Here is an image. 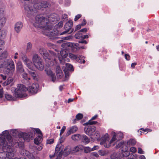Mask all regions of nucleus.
Returning a JSON list of instances; mask_svg holds the SVG:
<instances>
[{
  "label": "nucleus",
  "mask_w": 159,
  "mask_h": 159,
  "mask_svg": "<svg viewBox=\"0 0 159 159\" xmlns=\"http://www.w3.org/2000/svg\"><path fill=\"white\" fill-rule=\"evenodd\" d=\"M33 25L36 28L43 30V34L51 39H54L57 38L58 36L61 35V33L59 32L57 30L51 29L52 26L50 25L49 20L42 15H38L36 16Z\"/></svg>",
  "instance_id": "f257e3e1"
},
{
  "label": "nucleus",
  "mask_w": 159,
  "mask_h": 159,
  "mask_svg": "<svg viewBox=\"0 0 159 159\" xmlns=\"http://www.w3.org/2000/svg\"><path fill=\"white\" fill-rule=\"evenodd\" d=\"M13 141L10 135L8 130H5L0 134V159H7L8 152H16L11 147Z\"/></svg>",
  "instance_id": "f03ea898"
},
{
  "label": "nucleus",
  "mask_w": 159,
  "mask_h": 159,
  "mask_svg": "<svg viewBox=\"0 0 159 159\" xmlns=\"http://www.w3.org/2000/svg\"><path fill=\"white\" fill-rule=\"evenodd\" d=\"M35 0L31 1L30 0L24 5L25 10L27 13V16L29 17L35 15L37 12L38 10L42 8H46L50 6V4L48 2L43 1L34 3Z\"/></svg>",
  "instance_id": "7ed1b4c3"
},
{
  "label": "nucleus",
  "mask_w": 159,
  "mask_h": 159,
  "mask_svg": "<svg viewBox=\"0 0 159 159\" xmlns=\"http://www.w3.org/2000/svg\"><path fill=\"white\" fill-rule=\"evenodd\" d=\"M20 56L24 63L30 70L34 69V66L39 70H43L44 65L42 60L38 54H33L32 58L33 63L28 58L25 54L22 53Z\"/></svg>",
  "instance_id": "20e7f679"
},
{
  "label": "nucleus",
  "mask_w": 159,
  "mask_h": 159,
  "mask_svg": "<svg viewBox=\"0 0 159 159\" xmlns=\"http://www.w3.org/2000/svg\"><path fill=\"white\" fill-rule=\"evenodd\" d=\"M27 90V88L23 84H18L17 87L14 91V94L16 98H22L26 96L25 92Z\"/></svg>",
  "instance_id": "39448f33"
},
{
  "label": "nucleus",
  "mask_w": 159,
  "mask_h": 159,
  "mask_svg": "<svg viewBox=\"0 0 159 159\" xmlns=\"http://www.w3.org/2000/svg\"><path fill=\"white\" fill-rule=\"evenodd\" d=\"M115 135L112 137V139L109 141V138L108 134H106L102 138L101 140L100 144L101 145H103L104 147L106 148H109L111 144L113 143V145H115Z\"/></svg>",
  "instance_id": "423d86ee"
},
{
  "label": "nucleus",
  "mask_w": 159,
  "mask_h": 159,
  "mask_svg": "<svg viewBox=\"0 0 159 159\" xmlns=\"http://www.w3.org/2000/svg\"><path fill=\"white\" fill-rule=\"evenodd\" d=\"M5 66L4 67H6L7 71L11 74V75L13 74L15 71V66L13 61L12 59H7L6 61L3 62Z\"/></svg>",
  "instance_id": "0eeeda50"
},
{
  "label": "nucleus",
  "mask_w": 159,
  "mask_h": 159,
  "mask_svg": "<svg viewBox=\"0 0 159 159\" xmlns=\"http://www.w3.org/2000/svg\"><path fill=\"white\" fill-rule=\"evenodd\" d=\"M55 50L57 53H54L51 51L50 52L54 57L57 58L61 62L62 61L64 58H66L68 56L67 52L64 49H61L60 51L57 49H55Z\"/></svg>",
  "instance_id": "6e6552de"
},
{
  "label": "nucleus",
  "mask_w": 159,
  "mask_h": 159,
  "mask_svg": "<svg viewBox=\"0 0 159 159\" xmlns=\"http://www.w3.org/2000/svg\"><path fill=\"white\" fill-rule=\"evenodd\" d=\"M16 143H17V145L20 148V153L21 155L24 156H26L30 159H32L34 158V156L33 154L24 149L23 143H19V142H18Z\"/></svg>",
  "instance_id": "1a4fd4ad"
},
{
  "label": "nucleus",
  "mask_w": 159,
  "mask_h": 159,
  "mask_svg": "<svg viewBox=\"0 0 159 159\" xmlns=\"http://www.w3.org/2000/svg\"><path fill=\"white\" fill-rule=\"evenodd\" d=\"M34 137V135L33 133L30 134L26 133L20 132L18 142L20 143H23L24 141L28 142L30 141V138H33Z\"/></svg>",
  "instance_id": "9d476101"
},
{
  "label": "nucleus",
  "mask_w": 159,
  "mask_h": 159,
  "mask_svg": "<svg viewBox=\"0 0 159 159\" xmlns=\"http://www.w3.org/2000/svg\"><path fill=\"white\" fill-rule=\"evenodd\" d=\"M64 146L61 143L58 144L55 148V150L54 154L52 156L50 155V157L51 158L54 157L55 156H58L61 157L62 155V151L64 148Z\"/></svg>",
  "instance_id": "9b49d317"
},
{
  "label": "nucleus",
  "mask_w": 159,
  "mask_h": 159,
  "mask_svg": "<svg viewBox=\"0 0 159 159\" xmlns=\"http://www.w3.org/2000/svg\"><path fill=\"white\" fill-rule=\"evenodd\" d=\"M9 132V131L8 130H7ZM10 134L12 136L15 137L16 139H13L12 138L11 135L9 134L11 136V140H13V145L14 144V143H15L16 144H17V143H16L18 142V139H19V135L20 134V132H18L17 129H12L10 130Z\"/></svg>",
  "instance_id": "f8f14e48"
},
{
  "label": "nucleus",
  "mask_w": 159,
  "mask_h": 159,
  "mask_svg": "<svg viewBox=\"0 0 159 159\" xmlns=\"http://www.w3.org/2000/svg\"><path fill=\"white\" fill-rule=\"evenodd\" d=\"M39 51L40 53L42 55L46 61L49 62V61L51 60V57L46 49L43 48H40L39 49Z\"/></svg>",
  "instance_id": "ddd939ff"
},
{
  "label": "nucleus",
  "mask_w": 159,
  "mask_h": 159,
  "mask_svg": "<svg viewBox=\"0 0 159 159\" xmlns=\"http://www.w3.org/2000/svg\"><path fill=\"white\" fill-rule=\"evenodd\" d=\"M85 133L89 136H92L96 130V127L93 125L85 127L84 129Z\"/></svg>",
  "instance_id": "4468645a"
},
{
  "label": "nucleus",
  "mask_w": 159,
  "mask_h": 159,
  "mask_svg": "<svg viewBox=\"0 0 159 159\" xmlns=\"http://www.w3.org/2000/svg\"><path fill=\"white\" fill-rule=\"evenodd\" d=\"M73 22L71 20H69L68 22H67L65 24L64 28L65 31L61 33L60 35H62L68 33L69 30L71 29L73 26Z\"/></svg>",
  "instance_id": "2eb2a0df"
},
{
  "label": "nucleus",
  "mask_w": 159,
  "mask_h": 159,
  "mask_svg": "<svg viewBox=\"0 0 159 159\" xmlns=\"http://www.w3.org/2000/svg\"><path fill=\"white\" fill-rule=\"evenodd\" d=\"M39 85L37 83L33 84L31 86L27 88V90L30 93L34 94L37 93L38 90Z\"/></svg>",
  "instance_id": "dca6fc26"
},
{
  "label": "nucleus",
  "mask_w": 159,
  "mask_h": 159,
  "mask_svg": "<svg viewBox=\"0 0 159 159\" xmlns=\"http://www.w3.org/2000/svg\"><path fill=\"white\" fill-rule=\"evenodd\" d=\"M45 71L48 76L51 77L52 81L53 82H54L56 80V77L55 74L50 69H45Z\"/></svg>",
  "instance_id": "f3484780"
},
{
  "label": "nucleus",
  "mask_w": 159,
  "mask_h": 159,
  "mask_svg": "<svg viewBox=\"0 0 159 159\" xmlns=\"http://www.w3.org/2000/svg\"><path fill=\"white\" fill-rule=\"evenodd\" d=\"M78 46L77 43H65L61 45L63 48H66L67 47H71L73 49V48H76Z\"/></svg>",
  "instance_id": "a211bd4d"
},
{
  "label": "nucleus",
  "mask_w": 159,
  "mask_h": 159,
  "mask_svg": "<svg viewBox=\"0 0 159 159\" xmlns=\"http://www.w3.org/2000/svg\"><path fill=\"white\" fill-rule=\"evenodd\" d=\"M121 157L123 156L124 157H127L128 158L130 159H134L136 157L135 155H134L133 154H130V152L128 151H126L123 152L122 154H120Z\"/></svg>",
  "instance_id": "6ab92c4d"
},
{
  "label": "nucleus",
  "mask_w": 159,
  "mask_h": 159,
  "mask_svg": "<svg viewBox=\"0 0 159 159\" xmlns=\"http://www.w3.org/2000/svg\"><path fill=\"white\" fill-rule=\"evenodd\" d=\"M23 26V23L21 22H18L15 25L14 29L17 33H19Z\"/></svg>",
  "instance_id": "aec40b11"
},
{
  "label": "nucleus",
  "mask_w": 159,
  "mask_h": 159,
  "mask_svg": "<svg viewBox=\"0 0 159 159\" xmlns=\"http://www.w3.org/2000/svg\"><path fill=\"white\" fill-rule=\"evenodd\" d=\"M78 129V128L76 126H72L69 129L66 134V136H68L71 134L76 132Z\"/></svg>",
  "instance_id": "412c9836"
},
{
  "label": "nucleus",
  "mask_w": 159,
  "mask_h": 159,
  "mask_svg": "<svg viewBox=\"0 0 159 159\" xmlns=\"http://www.w3.org/2000/svg\"><path fill=\"white\" fill-rule=\"evenodd\" d=\"M111 134L113 135V136L114 135H115L116 140H115V143L118 141L119 140L123 138V134L121 132H120L116 134L115 132H112L111 133Z\"/></svg>",
  "instance_id": "4be33fe9"
},
{
  "label": "nucleus",
  "mask_w": 159,
  "mask_h": 159,
  "mask_svg": "<svg viewBox=\"0 0 159 159\" xmlns=\"http://www.w3.org/2000/svg\"><path fill=\"white\" fill-rule=\"evenodd\" d=\"M65 65V68L63 70L66 75L68 73V71H73V67L69 63H66Z\"/></svg>",
  "instance_id": "5701e85b"
},
{
  "label": "nucleus",
  "mask_w": 159,
  "mask_h": 159,
  "mask_svg": "<svg viewBox=\"0 0 159 159\" xmlns=\"http://www.w3.org/2000/svg\"><path fill=\"white\" fill-rule=\"evenodd\" d=\"M42 134L39 135L37 137L34 139V143L37 145H39L41 143L42 141Z\"/></svg>",
  "instance_id": "b1692460"
},
{
  "label": "nucleus",
  "mask_w": 159,
  "mask_h": 159,
  "mask_svg": "<svg viewBox=\"0 0 159 159\" xmlns=\"http://www.w3.org/2000/svg\"><path fill=\"white\" fill-rule=\"evenodd\" d=\"M56 73L57 76L59 78H61L63 75V74L60 67L59 66H57L56 68Z\"/></svg>",
  "instance_id": "393cba45"
},
{
  "label": "nucleus",
  "mask_w": 159,
  "mask_h": 159,
  "mask_svg": "<svg viewBox=\"0 0 159 159\" xmlns=\"http://www.w3.org/2000/svg\"><path fill=\"white\" fill-rule=\"evenodd\" d=\"M82 142L85 144H87L90 142L89 139L85 135H81L80 140Z\"/></svg>",
  "instance_id": "a878e982"
},
{
  "label": "nucleus",
  "mask_w": 159,
  "mask_h": 159,
  "mask_svg": "<svg viewBox=\"0 0 159 159\" xmlns=\"http://www.w3.org/2000/svg\"><path fill=\"white\" fill-rule=\"evenodd\" d=\"M16 69L18 71L20 72H22L24 71V69L23 67L22 63L21 61H19L17 63Z\"/></svg>",
  "instance_id": "bb28decb"
},
{
  "label": "nucleus",
  "mask_w": 159,
  "mask_h": 159,
  "mask_svg": "<svg viewBox=\"0 0 159 159\" xmlns=\"http://www.w3.org/2000/svg\"><path fill=\"white\" fill-rule=\"evenodd\" d=\"M71 152V147L70 146H67L65 148L64 151V155L66 156Z\"/></svg>",
  "instance_id": "cd10ccee"
},
{
  "label": "nucleus",
  "mask_w": 159,
  "mask_h": 159,
  "mask_svg": "<svg viewBox=\"0 0 159 159\" xmlns=\"http://www.w3.org/2000/svg\"><path fill=\"white\" fill-rule=\"evenodd\" d=\"M111 159H122V157L120 153H114L111 156Z\"/></svg>",
  "instance_id": "c85d7f7f"
},
{
  "label": "nucleus",
  "mask_w": 159,
  "mask_h": 159,
  "mask_svg": "<svg viewBox=\"0 0 159 159\" xmlns=\"http://www.w3.org/2000/svg\"><path fill=\"white\" fill-rule=\"evenodd\" d=\"M15 152H8L7 154V159H20V158L14 157V153Z\"/></svg>",
  "instance_id": "c756f323"
},
{
  "label": "nucleus",
  "mask_w": 159,
  "mask_h": 159,
  "mask_svg": "<svg viewBox=\"0 0 159 159\" xmlns=\"http://www.w3.org/2000/svg\"><path fill=\"white\" fill-rule=\"evenodd\" d=\"M29 74L35 80H37L38 79L37 77L36 74V72L33 70H28Z\"/></svg>",
  "instance_id": "7c9ffc66"
},
{
  "label": "nucleus",
  "mask_w": 159,
  "mask_h": 159,
  "mask_svg": "<svg viewBox=\"0 0 159 159\" xmlns=\"http://www.w3.org/2000/svg\"><path fill=\"white\" fill-rule=\"evenodd\" d=\"M6 21V19L3 17L0 19V30L4 25Z\"/></svg>",
  "instance_id": "2f4dec72"
},
{
  "label": "nucleus",
  "mask_w": 159,
  "mask_h": 159,
  "mask_svg": "<svg viewBox=\"0 0 159 159\" xmlns=\"http://www.w3.org/2000/svg\"><path fill=\"white\" fill-rule=\"evenodd\" d=\"M81 135L79 134H75L72 135L71 138L72 139L75 141H79L80 140Z\"/></svg>",
  "instance_id": "473e14b6"
},
{
  "label": "nucleus",
  "mask_w": 159,
  "mask_h": 159,
  "mask_svg": "<svg viewBox=\"0 0 159 159\" xmlns=\"http://www.w3.org/2000/svg\"><path fill=\"white\" fill-rule=\"evenodd\" d=\"M84 57L83 56L78 55V59H77L76 61L80 63H84L85 62L84 60Z\"/></svg>",
  "instance_id": "72a5a7b5"
},
{
  "label": "nucleus",
  "mask_w": 159,
  "mask_h": 159,
  "mask_svg": "<svg viewBox=\"0 0 159 159\" xmlns=\"http://www.w3.org/2000/svg\"><path fill=\"white\" fill-rule=\"evenodd\" d=\"M136 142L135 139H131L128 141L127 142V146H133L135 144Z\"/></svg>",
  "instance_id": "f704fd0d"
},
{
  "label": "nucleus",
  "mask_w": 159,
  "mask_h": 159,
  "mask_svg": "<svg viewBox=\"0 0 159 159\" xmlns=\"http://www.w3.org/2000/svg\"><path fill=\"white\" fill-rule=\"evenodd\" d=\"M32 48V44L30 42H28L26 44V52H30Z\"/></svg>",
  "instance_id": "c9c22d12"
},
{
  "label": "nucleus",
  "mask_w": 159,
  "mask_h": 159,
  "mask_svg": "<svg viewBox=\"0 0 159 159\" xmlns=\"http://www.w3.org/2000/svg\"><path fill=\"white\" fill-rule=\"evenodd\" d=\"M13 80V79L11 77H9L8 78L7 80L3 83L4 86H6L12 83Z\"/></svg>",
  "instance_id": "e433bc0d"
},
{
  "label": "nucleus",
  "mask_w": 159,
  "mask_h": 159,
  "mask_svg": "<svg viewBox=\"0 0 159 159\" xmlns=\"http://www.w3.org/2000/svg\"><path fill=\"white\" fill-rule=\"evenodd\" d=\"M5 12V7L4 5L0 4V16L3 15Z\"/></svg>",
  "instance_id": "4c0bfd02"
},
{
  "label": "nucleus",
  "mask_w": 159,
  "mask_h": 159,
  "mask_svg": "<svg viewBox=\"0 0 159 159\" xmlns=\"http://www.w3.org/2000/svg\"><path fill=\"white\" fill-rule=\"evenodd\" d=\"M78 55H75L71 53H70L69 54V57L72 60H75L77 61L78 59Z\"/></svg>",
  "instance_id": "58836bf2"
},
{
  "label": "nucleus",
  "mask_w": 159,
  "mask_h": 159,
  "mask_svg": "<svg viewBox=\"0 0 159 159\" xmlns=\"http://www.w3.org/2000/svg\"><path fill=\"white\" fill-rule=\"evenodd\" d=\"M81 147V145L75 147L73 149L72 152H76L79 151L80 150L82 149Z\"/></svg>",
  "instance_id": "ea45409f"
},
{
  "label": "nucleus",
  "mask_w": 159,
  "mask_h": 159,
  "mask_svg": "<svg viewBox=\"0 0 159 159\" xmlns=\"http://www.w3.org/2000/svg\"><path fill=\"white\" fill-rule=\"evenodd\" d=\"M5 98L7 100H13L14 99V97H12V96L11 95L8 93L5 94Z\"/></svg>",
  "instance_id": "a19ab883"
},
{
  "label": "nucleus",
  "mask_w": 159,
  "mask_h": 159,
  "mask_svg": "<svg viewBox=\"0 0 159 159\" xmlns=\"http://www.w3.org/2000/svg\"><path fill=\"white\" fill-rule=\"evenodd\" d=\"M126 143L124 142H120V143L116 146V148H123L124 146L125 145V143Z\"/></svg>",
  "instance_id": "79ce46f5"
},
{
  "label": "nucleus",
  "mask_w": 159,
  "mask_h": 159,
  "mask_svg": "<svg viewBox=\"0 0 159 159\" xmlns=\"http://www.w3.org/2000/svg\"><path fill=\"white\" fill-rule=\"evenodd\" d=\"M97 121H93V120H90L87 122L86 123H85L84 124V125H92L95 124H97Z\"/></svg>",
  "instance_id": "37998d69"
},
{
  "label": "nucleus",
  "mask_w": 159,
  "mask_h": 159,
  "mask_svg": "<svg viewBox=\"0 0 159 159\" xmlns=\"http://www.w3.org/2000/svg\"><path fill=\"white\" fill-rule=\"evenodd\" d=\"M84 152L85 153H88L92 151V149L89 147H85L84 149Z\"/></svg>",
  "instance_id": "c03bdc74"
},
{
  "label": "nucleus",
  "mask_w": 159,
  "mask_h": 159,
  "mask_svg": "<svg viewBox=\"0 0 159 159\" xmlns=\"http://www.w3.org/2000/svg\"><path fill=\"white\" fill-rule=\"evenodd\" d=\"M75 38L77 39H80L82 38V35L80 32H79L75 35Z\"/></svg>",
  "instance_id": "a18cd8bd"
},
{
  "label": "nucleus",
  "mask_w": 159,
  "mask_h": 159,
  "mask_svg": "<svg viewBox=\"0 0 159 159\" xmlns=\"http://www.w3.org/2000/svg\"><path fill=\"white\" fill-rule=\"evenodd\" d=\"M23 78L26 80H30V78L28 77L27 74L26 73H24L22 75Z\"/></svg>",
  "instance_id": "49530a36"
},
{
  "label": "nucleus",
  "mask_w": 159,
  "mask_h": 159,
  "mask_svg": "<svg viewBox=\"0 0 159 159\" xmlns=\"http://www.w3.org/2000/svg\"><path fill=\"white\" fill-rule=\"evenodd\" d=\"M8 55V52L7 51H4L2 54V56L4 58L7 57Z\"/></svg>",
  "instance_id": "de8ad7c7"
},
{
  "label": "nucleus",
  "mask_w": 159,
  "mask_h": 159,
  "mask_svg": "<svg viewBox=\"0 0 159 159\" xmlns=\"http://www.w3.org/2000/svg\"><path fill=\"white\" fill-rule=\"evenodd\" d=\"M83 117V115L81 113H78L76 116V118L78 120L82 119Z\"/></svg>",
  "instance_id": "09e8293b"
},
{
  "label": "nucleus",
  "mask_w": 159,
  "mask_h": 159,
  "mask_svg": "<svg viewBox=\"0 0 159 159\" xmlns=\"http://www.w3.org/2000/svg\"><path fill=\"white\" fill-rule=\"evenodd\" d=\"M78 44V46L76 48H73V50H77L80 49V48H83V49H85L86 48L84 46H82L81 47H79V44Z\"/></svg>",
  "instance_id": "8fccbe9b"
},
{
  "label": "nucleus",
  "mask_w": 159,
  "mask_h": 159,
  "mask_svg": "<svg viewBox=\"0 0 159 159\" xmlns=\"http://www.w3.org/2000/svg\"><path fill=\"white\" fill-rule=\"evenodd\" d=\"M54 142V139H48L47 140L46 143L48 144H52Z\"/></svg>",
  "instance_id": "3c124183"
},
{
  "label": "nucleus",
  "mask_w": 159,
  "mask_h": 159,
  "mask_svg": "<svg viewBox=\"0 0 159 159\" xmlns=\"http://www.w3.org/2000/svg\"><path fill=\"white\" fill-rule=\"evenodd\" d=\"M57 27L58 28L61 27L63 25V23L62 21L59 22L57 25Z\"/></svg>",
  "instance_id": "603ef678"
},
{
  "label": "nucleus",
  "mask_w": 159,
  "mask_h": 159,
  "mask_svg": "<svg viewBox=\"0 0 159 159\" xmlns=\"http://www.w3.org/2000/svg\"><path fill=\"white\" fill-rule=\"evenodd\" d=\"M136 149L135 147H131L130 148V151L132 152L135 153L136 152Z\"/></svg>",
  "instance_id": "864d4df0"
},
{
  "label": "nucleus",
  "mask_w": 159,
  "mask_h": 159,
  "mask_svg": "<svg viewBox=\"0 0 159 159\" xmlns=\"http://www.w3.org/2000/svg\"><path fill=\"white\" fill-rule=\"evenodd\" d=\"M81 16V15L80 14L77 15L75 16L74 19V20L75 21H77L80 18Z\"/></svg>",
  "instance_id": "5fc2aeb1"
},
{
  "label": "nucleus",
  "mask_w": 159,
  "mask_h": 159,
  "mask_svg": "<svg viewBox=\"0 0 159 159\" xmlns=\"http://www.w3.org/2000/svg\"><path fill=\"white\" fill-rule=\"evenodd\" d=\"M92 136H93L94 137H97L98 138L100 136V133L99 132L96 131L95 133L93 134Z\"/></svg>",
  "instance_id": "6e6d98bb"
},
{
  "label": "nucleus",
  "mask_w": 159,
  "mask_h": 159,
  "mask_svg": "<svg viewBox=\"0 0 159 159\" xmlns=\"http://www.w3.org/2000/svg\"><path fill=\"white\" fill-rule=\"evenodd\" d=\"M66 129V127L65 126H63L62 127L61 129L60 130V135H61L63 133Z\"/></svg>",
  "instance_id": "4d7b16f0"
},
{
  "label": "nucleus",
  "mask_w": 159,
  "mask_h": 159,
  "mask_svg": "<svg viewBox=\"0 0 159 159\" xmlns=\"http://www.w3.org/2000/svg\"><path fill=\"white\" fill-rule=\"evenodd\" d=\"M34 129L35 130L36 132L39 135L42 134L41 131L39 129Z\"/></svg>",
  "instance_id": "13d9d810"
},
{
  "label": "nucleus",
  "mask_w": 159,
  "mask_h": 159,
  "mask_svg": "<svg viewBox=\"0 0 159 159\" xmlns=\"http://www.w3.org/2000/svg\"><path fill=\"white\" fill-rule=\"evenodd\" d=\"M138 153L139 154H143L144 153V152L142 150V149L140 148H138Z\"/></svg>",
  "instance_id": "bf43d9fd"
},
{
  "label": "nucleus",
  "mask_w": 159,
  "mask_h": 159,
  "mask_svg": "<svg viewBox=\"0 0 159 159\" xmlns=\"http://www.w3.org/2000/svg\"><path fill=\"white\" fill-rule=\"evenodd\" d=\"M125 58L126 60L128 61L130 60V57L129 54H125Z\"/></svg>",
  "instance_id": "052dcab7"
},
{
  "label": "nucleus",
  "mask_w": 159,
  "mask_h": 159,
  "mask_svg": "<svg viewBox=\"0 0 159 159\" xmlns=\"http://www.w3.org/2000/svg\"><path fill=\"white\" fill-rule=\"evenodd\" d=\"M81 26H82L81 24L77 25L75 27V30H77L80 29Z\"/></svg>",
  "instance_id": "680f3d73"
},
{
  "label": "nucleus",
  "mask_w": 159,
  "mask_h": 159,
  "mask_svg": "<svg viewBox=\"0 0 159 159\" xmlns=\"http://www.w3.org/2000/svg\"><path fill=\"white\" fill-rule=\"evenodd\" d=\"M99 152L100 155L101 156H104L105 155V152L103 151L100 150Z\"/></svg>",
  "instance_id": "e2e57ef3"
},
{
  "label": "nucleus",
  "mask_w": 159,
  "mask_h": 159,
  "mask_svg": "<svg viewBox=\"0 0 159 159\" xmlns=\"http://www.w3.org/2000/svg\"><path fill=\"white\" fill-rule=\"evenodd\" d=\"M99 148V147L98 146H94L93 148H91L92 151L97 150Z\"/></svg>",
  "instance_id": "0e129e2a"
},
{
  "label": "nucleus",
  "mask_w": 159,
  "mask_h": 159,
  "mask_svg": "<svg viewBox=\"0 0 159 159\" xmlns=\"http://www.w3.org/2000/svg\"><path fill=\"white\" fill-rule=\"evenodd\" d=\"M36 149L37 150L39 151H40L43 148V146L41 144L39 147H36Z\"/></svg>",
  "instance_id": "69168bd1"
},
{
  "label": "nucleus",
  "mask_w": 159,
  "mask_h": 159,
  "mask_svg": "<svg viewBox=\"0 0 159 159\" xmlns=\"http://www.w3.org/2000/svg\"><path fill=\"white\" fill-rule=\"evenodd\" d=\"M0 78H2L3 80H5L6 78V76L0 74Z\"/></svg>",
  "instance_id": "338daca9"
},
{
  "label": "nucleus",
  "mask_w": 159,
  "mask_h": 159,
  "mask_svg": "<svg viewBox=\"0 0 159 159\" xmlns=\"http://www.w3.org/2000/svg\"><path fill=\"white\" fill-rule=\"evenodd\" d=\"M3 91L2 89H0V98H2L3 96Z\"/></svg>",
  "instance_id": "774afa93"
}]
</instances>
